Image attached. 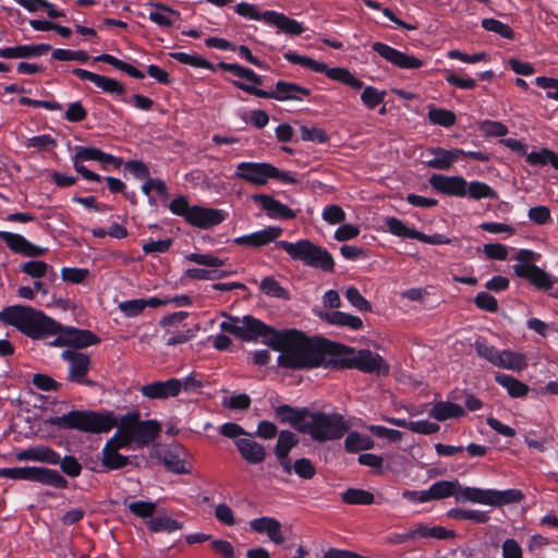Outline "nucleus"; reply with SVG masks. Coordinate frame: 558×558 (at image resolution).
Masks as SVG:
<instances>
[{
    "label": "nucleus",
    "instance_id": "nucleus-1",
    "mask_svg": "<svg viewBox=\"0 0 558 558\" xmlns=\"http://www.w3.org/2000/svg\"><path fill=\"white\" fill-rule=\"evenodd\" d=\"M48 423L95 434L108 433L113 427H118L116 435L122 440V445L130 447L135 442L137 448L149 445L160 433V424L157 421H141L137 412H131L118 418L111 412L71 411L49 418Z\"/></svg>",
    "mask_w": 558,
    "mask_h": 558
},
{
    "label": "nucleus",
    "instance_id": "nucleus-2",
    "mask_svg": "<svg viewBox=\"0 0 558 558\" xmlns=\"http://www.w3.org/2000/svg\"><path fill=\"white\" fill-rule=\"evenodd\" d=\"M0 319L15 326L20 331L33 339L56 335L57 337L51 344L57 347L82 349L97 344L100 341L92 331L64 327L31 306L14 305L5 307L0 313Z\"/></svg>",
    "mask_w": 558,
    "mask_h": 558
},
{
    "label": "nucleus",
    "instance_id": "nucleus-3",
    "mask_svg": "<svg viewBox=\"0 0 558 558\" xmlns=\"http://www.w3.org/2000/svg\"><path fill=\"white\" fill-rule=\"evenodd\" d=\"M274 350L279 351L278 364L291 369H311L336 365V354L341 350L339 343L310 338L296 329L279 332Z\"/></svg>",
    "mask_w": 558,
    "mask_h": 558
},
{
    "label": "nucleus",
    "instance_id": "nucleus-4",
    "mask_svg": "<svg viewBox=\"0 0 558 558\" xmlns=\"http://www.w3.org/2000/svg\"><path fill=\"white\" fill-rule=\"evenodd\" d=\"M283 58L292 64L301 65L316 73H323L328 78L342 83L353 89L363 88V92L361 94V100L363 105L369 110L375 109L381 102H384L385 97L387 95V92L385 89L379 90L372 85L364 86V82L356 77L353 73H351L347 68H329L324 62H318L307 56H301L292 50L284 52Z\"/></svg>",
    "mask_w": 558,
    "mask_h": 558
},
{
    "label": "nucleus",
    "instance_id": "nucleus-5",
    "mask_svg": "<svg viewBox=\"0 0 558 558\" xmlns=\"http://www.w3.org/2000/svg\"><path fill=\"white\" fill-rule=\"evenodd\" d=\"M300 426L301 433L308 434L313 440L318 442L339 439L349 429V424L340 414H326L307 410H304V418Z\"/></svg>",
    "mask_w": 558,
    "mask_h": 558
},
{
    "label": "nucleus",
    "instance_id": "nucleus-6",
    "mask_svg": "<svg viewBox=\"0 0 558 558\" xmlns=\"http://www.w3.org/2000/svg\"><path fill=\"white\" fill-rule=\"evenodd\" d=\"M234 178L254 186H264L269 180L284 184H296L299 180L289 171L281 170L269 162L242 161L236 165Z\"/></svg>",
    "mask_w": 558,
    "mask_h": 558
},
{
    "label": "nucleus",
    "instance_id": "nucleus-7",
    "mask_svg": "<svg viewBox=\"0 0 558 558\" xmlns=\"http://www.w3.org/2000/svg\"><path fill=\"white\" fill-rule=\"evenodd\" d=\"M220 328L245 341H253L260 338L265 344L272 349L276 343L275 338H277L280 332L250 315L242 318L228 316L227 319L220 324Z\"/></svg>",
    "mask_w": 558,
    "mask_h": 558
},
{
    "label": "nucleus",
    "instance_id": "nucleus-8",
    "mask_svg": "<svg viewBox=\"0 0 558 558\" xmlns=\"http://www.w3.org/2000/svg\"><path fill=\"white\" fill-rule=\"evenodd\" d=\"M458 502H474L493 507H500L509 504H517L523 500L524 495L520 489H482L477 487H462L460 485Z\"/></svg>",
    "mask_w": 558,
    "mask_h": 558
},
{
    "label": "nucleus",
    "instance_id": "nucleus-9",
    "mask_svg": "<svg viewBox=\"0 0 558 558\" xmlns=\"http://www.w3.org/2000/svg\"><path fill=\"white\" fill-rule=\"evenodd\" d=\"M341 350L337 352L336 357L343 355L342 365L350 368H357L364 373L388 375L389 365L384 359L369 350H354L352 348L339 344Z\"/></svg>",
    "mask_w": 558,
    "mask_h": 558
},
{
    "label": "nucleus",
    "instance_id": "nucleus-10",
    "mask_svg": "<svg viewBox=\"0 0 558 558\" xmlns=\"http://www.w3.org/2000/svg\"><path fill=\"white\" fill-rule=\"evenodd\" d=\"M232 84L236 88L250 95L265 99H275L278 101L302 100L303 97H310L312 94L311 89L307 87L282 80L276 82L275 90H265L255 86H250V84L242 81H232Z\"/></svg>",
    "mask_w": 558,
    "mask_h": 558
},
{
    "label": "nucleus",
    "instance_id": "nucleus-11",
    "mask_svg": "<svg viewBox=\"0 0 558 558\" xmlns=\"http://www.w3.org/2000/svg\"><path fill=\"white\" fill-rule=\"evenodd\" d=\"M0 477L25 480L49 485L56 488H66L68 481L56 470L39 466L2 468Z\"/></svg>",
    "mask_w": 558,
    "mask_h": 558
},
{
    "label": "nucleus",
    "instance_id": "nucleus-12",
    "mask_svg": "<svg viewBox=\"0 0 558 558\" xmlns=\"http://www.w3.org/2000/svg\"><path fill=\"white\" fill-rule=\"evenodd\" d=\"M538 255L530 250H521L517 254V264L514 272L541 289H548L553 286L554 280L543 269L535 265Z\"/></svg>",
    "mask_w": 558,
    "mask_h": 558
},
{
    "label": "nucleus",
    "instance_id": "nucleus-13",
    "mask_svg": "<svg viewBox=\"0 0 558 558\" xmlns=\"http://www.w3.org/2000/svg\"><path fill=\"white\" fill-rule=\"evenodd\" d=\"M287 253L294 259L304 262L312 267H319L323 270L333 268L331 255L320 246H283Z\"/></svg>",
    "mask_w": 558,
    "mask_h": 558
},
{
    "label": "nucleus",
    "instance_id": "nucleus-14",
    "mask_svg": "<svg viewBox=\"0 0 558 558\" xmlns=\"http://www.w3.org/2000/svg\"><path fill=\"white\" fill-rule=\"evenodd\" d=\"M372 49L387 62L402 70H416L424 64V61L420 58L408 54L380 41L373 43Z\"/></svg>",
    "mask_w": 558,
    "mask_h": 558
},
{
    "label": "nucleus",
    "instance_id": "nucleus-15",
    "mask_svg": "<svg viewBox=\"0 0 558 558\" xmlns=\"http://www.w3.org/2000/svg\"><path fill=\"white\" fill-rule=\"evenodd\" d=\"M62 359L69 362L68 379L73 383L94 386L93 380L86 379L90 366L89 355L75 350H65L61 354Z\"/></svg>",
    "mask_w": 558,
    "mask_h": 558
},
{
    "label": "nucleus",
    "instance_id": "nucleus-16",
    "mask_svg": "<svg viewBox=\"0 0 558 558\" xmlns=\"http://www.w3.org/2000/svg\"><path fill=\"white\" fill-rule=\"evenodd\" d=\"M388 231L397 236L408 238L423 242L424 244H450V240L442 234L426 235L413 228L408 227L402 220L390 217L386 220Z\"/></svg>",
    "mask_w": 558,
    "mask_h": 558
},
{
    "label": "nucleus",
    "instance_id": "nucleus-17",
    "mask_svg": "<svg viewBox=\"0 0 558 558\" xmlns=\"http://www.w3.org/2000/svg\"><path fill=\"white\" fill-rule=\"evenodd\" d=\"M72 73L82 81H88L95 84L104 93L121 98V100L128 102L125 99L126 88L125 86L116 78L96 74L85 69L76 68L72 70Z\"/></svg>",
    "mask_w": 558,
    "mask_h": 558
},
{
    "label": "nucleus",
    "instance_id": "nucleus-18",
    "mask_svg": "<svg viewBox=\"0 0 558 558\" xmlns=\"http://www.w3.org/2000/svg\"><path fill=\"white\" fill-rule=\"evenodd\" d=\"M428 182L437 193L452 197L466 196L468 181L462 175L434 173Z\"/></svg>",
    "mask_w": 558,
    "mask_h": 558
},
{
    "label": "nucleus",
    "instance_id": "nucleus-19",
    "mask_svg": "<svg viewBox=\"0 0 558 558\" xmlns=\"http://www.w3.org/2000/svg\"><path fill=\"white\" fill-rule=\"evenodd\" d=\"M76 153L72 157L73 168L80 173L85 180L93 182H101L102 177L98 173L87 169L84 166L85 161L95 160L99 161L101 156V149L97 147L76 146Z\"/></svg>",
    "mask_w": 558,
    "mask_h": 558
},
{
    "label": "nucleus",
    "instance_id": "nucleus-20",
    "mask_svg": "<svg viewBox=\"0 0 558 558\" xmlns=\"http://www.w3.org/2000/svg\"><path fill=\"white\" fill-rule=\"evenodd\" d=\"M282 233V229L280 227H267L263 230L250 233L247 235L236 238L233 243L234 244H269L270 242H275V244H293L289 241H276ZM294 244H312L308 240H299Z\"/></svg>",
    "mask_w": 558,
    "mask_h": 558
},
{
    "label": "nucleus",
    "instance_id": "nucleus-21",
    "mask_svg": "<svg viewBox=\"0 0 558 558\" xmlns=\"http://www.w3.org/2000/svg\"><path fill=\"white\" fill-rule=\"evenodd\" d=\"M226 217L227 213L222 209L194 205L187 222L197 228L208 229L220 225Z\"/></svg>",
    "mask_w": 558,
    "mask_h": 558
},
{
    "label": "nucleus",
    "instance_id": "nucleus-22",
    "mask_svg": "<svg viewBox=\"0 0 558 558\" xmlns=\"http://www.w3.org/2000/svg\"><path fill=\"white\" fill-rule=\"evenodd\" d=\"M179 378H169L165 381L157 380L140 388L141 393L148 399L165 400L179 395Z\"/></svg>",
    "mask_w": 558,
    "mask_h": 558
},
{
    "label": "nucleus",
    "instance_id": "nucleus-23",
    "mask_svg": "<svg viewBox=\"0 0 558 558\" xmlns=\"http://www.w3.org/2000/svg\"><path fill=\"white\" fill-rule=\"evenodd\" d=\"M122 448L128 446L122 445V440L116 434L106 442L102 449V464L107 469L118 470L129 463V458L118 452Z\"/></svg>",
    "mask_w": 558,
    "mask_h": 558
},
{
    "label": "nucleus",
    "instance_id": "nucleus-24",
    "mask_svg": "<svg viewBox=\"0 0 558 558\" xmlns=\"http://www.w3.org/2000/svg\"><path fill=\"white\" fill-rule=\"evenodd\" d=\"M426 153L433 158L425 161L428 168L437 170H449L454 162L461 158V148L446 149L442 147H429Z\"/></svg>",
    "mask_w": 558,
    "mask_h": 558
},
{
    "label": "nucleus",
    "instance_id": "nucleus-25",
    "mask_svg": "<svg viewBox=\"0 0 558 558\" xmlns=\"http://www.w3.org/2000/svg\"><path fill=\"white\" fill-rule=\"evenodd\" d=\"M234 445L242 459L250 464L263 463L267 457L266 448L251 437L235 439Z\"/></svg>",
    "mask_w": 558,
    "mask_h": 558
},
{
    "label": "nucleus",
    "instance_id": "nucleus-26",
    "mask_svg": "<svg viewBox=\"0 0 558 558\" xmlns=\"http://www.w3.org/2000/svg\"><path fill=\"white\" fill-rule=\"evenodd\" d=\"M51 50L49 44L19 45L15 47L0 48V58L4 59H31L46 54Z\"/></svg>",
    "mask_w": 558,
    "mask_h": 558
},
{
    "label": "nucleus",
    "instance_id": "nucleus-27",
    "mask_svg": "<svg viewBox=\"0 0 558 558\" xmlns=\"http://www.w3.org/2000/svg\"><path fill=\"white\" fill-rule=\"evenodd\" d=\"M252 199L271 218L292 219L295 216L291 208L268 194H254Z\"/></svg>",
    "mask_w": 558,
    "mask_h": 558
},
{
    "label": "nucleus",
    "instance_id": "nucleus-28",
    "mask_svg": "<svg viewBox=\"0 0 558 558\" xmlns=\"http://www.w3.org/2000/svg\"><path fill=\"white\" fill-rule=\"evenodd\" d=\"M250 526L257 533H265L275 544H282L284 536L281 530V523L269 517L254 519L250 522Z\"/></svg>",
    "mask_w": 558,
    "mask_h": 558
},
{
    "label": "nucleus",
    "instance_id": "nucleus-29",
    "mask_svg": "<svg viewBox=\"0 0 558 558\" xmlns=\"http://www.w3.org/2000/svg\"><path fill=\"white\" fill-rule=\"evenodd\" d=\"M147 529L153 533L171 534L184 527L183 522L171 518L166 510L158 511L154 518L146 521Z\"/></svg>",
    "mask_w": 558,
    "mask_h": 558
},
{
    "label": "nucleus",
    "instance_id": "nucleus-30",
    "mask_svg": "<svg viewBox=\"0 0 558 558\" xmlns=\"http://www.w3.org/2000/svg\"><path fill=\"white\" fill-rule=\"evenodd\" d=\"M268 25L276 26L280 32L288 35H301L305 28L302 23L298 22L294 19L287 16L283 13L277 11H270L268 14Z\"/></svg>",
    "mask_w": 558,
    "mask_h": 558
},
{
    "label": "nucleus",
    "instance_id": "nucleus-31",
    "mask_svg": "<svg viewBox=\"0 0 558 558\" xmlns=\"http://www.w3.org/2000/svg\"><path fill=\"white\" fill-rule=\"evenodd\" d=\"M185 449L181 446H173L169 448L162 456L165 466L174 473L185 474L190 470L185 466Z\"/></svg>",
    "mask_w": 558,
    "mask_h": 558
},
{
    "label": "nucleus",
    "instance_id": "nucleus-32",
    "mask_svg": "<svg viewBox=\"0 0 558 558\" xmlns=\"http://www.w3.org/2000/svg\"><path fill=\"white\" fill-rule=\"evenodd\" d=\"M155 10L149 12V20L160 27H171L180 17V12L161 2H151Z\"/></svg>",
    "mask_w": 558,
    "mask_h": 558
},
{
    "label": "nucleus",
    "instance_id": "nucleus-33",
    "mask_svg": "<svg viewBox=\"0 0 558 558\" xmlns=\"http://www.w3.org/2000/svg\"><path fill=\"white\" fill-rule=\"evenodd\" d=\"M464 414V409L461 405L449 401L436 402L428 411V415L439 422L459 418Z\"/></svg>",
    "mask_w": 558,
    "mask_h": 558
},
{
    "label": "nucleus",
    "instance_id": "nucleus-34",
    "mask_svg": "<svg viewBox=\"0 0 558 558\" xmlns=\"http://www.w3.org/2000/svg\"><path fill=\"white\" fill-rule=\"evenodd\" d=\"M495 366L520 372L527 366V363L523 354L504 350L498 352Z\"/></svg>",
    "mask_w": 558,
    "mask_h": 558
},
{
    "label": "nucleus",
    "instance_id": "nucleus-35",
    "mask_svg": "<svg viewBox=\"0 0 558 558\" xmlns=\"http://www.w3.org/2000/svg\"><path fill=\"white\" fill-rule=\"evenodd\" d=\"M324 319L331 325L347 327L351 330H359L363 327V322L359 316L347 314L340 311L326 313Z\"/></svg>",
    "mask_w": 558,
    "mask_h": 558
},
{
    "label": "nucleus",
    "instance_id": "nucleus-36",
    "mask_svg": "<svg viewBox=\"0 0 558 558\" xmlns=\"http://www.w3.org/2000/svg\"><path fill=\"white\" fill-rule=\"evenodd\" d=\"M95 61H100V62L110 64L114 69L126 73L128 75H130L133 78L143 80L145 77V74L142 71H140L132 64H129L109 53H102V54L97 56L95 58Z\"/></svg>",
    "mask_w": 558,
    "mask_h": 558
},
{
    "label": "nucleus",
    "instance_id": "nucleus-37",
    "mask_svg": "<svg viewBox=\"0 0 558 558\" xmlns=\"http://www.w3.org/2000/svg\"><path fill=\"white\" fill-rule=\"evenodd\" d=\"M526 162L531 166L539 167L551 165L554 169L558 170V155L554 150L546 147L527 154Z\"/></svg>",
    "mask_w": 558,
    "mask_h": 558
},
{
    "label": "nucleus",
    "instance_id": "nucleus-38",
    "mask_svg": "<svg viewBox=\"0 0 558 558\" xmlns=\"http://www.w3.org/2000/svg\"><path fill=\"white\" fill-rule=\"evenodd\" d=\"M466 196L472 199L480 201L484 198L498 199V193L487 183L482 181L468 182Z\"/></svg>",
    "mask_w": 558,
    "mask_h": 558
},
{
    "label": "nucleus",
    "instance_id": "nucleus-39",
    "mask_svg": "<svg viewBox=\"0 0 558 558\" xmlns=\"http://www.w3.org/2000/svg\"><path fill=\"white\" fill-rule=\"evenodd\" d=\"M460 483L454 481H438L430 486V494L435 500L454 497L459 495Z\"/></svg>",
    "mask_w": 558,
    "mask_h": 558
},
{
    "label": "nucleus",
    "instance_id": "nucleus-40",
    "mask_svg": "<svg viewBox=\"0 0 558 558\" xmlns=\"http://www.w3.org/2000/svg\"><path fill=\"white\" fill-rule=\"evenodd\" d=\"M427 116L432 124L440 125L444 128H451L457 122V117L453 111L444 108H436L433 105L428 107Z\"/></svg>",
    "mask_w": 558,
    "mask_h": 558
},
{
    "label": "nucleus",
    "instance_id": "nucleus-41",
    "mask_svg": "<svg viewBox=\"0 0 558 558\" xmlns=\"http://www.w3.org/2000/svg\"><path fill=\"white\" fill-rule=\"evenodd\" d=\"M169 57L177 60L178 62L186 65H191L197 69H206L213 72L216 71L215 64L209 62L207 59L199 54H190L186 52H170Z\"/></svg>",
    "mask_w": 558,
    "mask_h": 558
},
{
    "label": "nucleus",
    "instance_id": "nucleus-42",
    "mask_svg": "<svg viewBox=\"0 0 558 558\" xmlns=\"http://www.w3.org/2000/svg\"><path fill=\"white\" fill-rule=\"evenodd\" d=\"M496 381L507 389L512 398H520L529 392V387L522 381L506 374H499L495 377Z\"/></svg>",
    "mask_w": 558,
    "mask_h": 558
},
{
    "label": "nucleus",
    "instance_id": "nucleus-43",
    "mask_svg": "<svg viewBox=\"0 0 558 558\" xmlns=\"http://www.w3.org/2000/svg\"><path fill=\"white\" fill-rule=\"evenodd\" d=\"M344 446L349 452H356L373 448L374 440L366 435H362L357 432H351L344 440Z\"/></svg>",
    "mask_w": 558,
    "mask_h": 558
},
{
    "label": "nucleus",
    "instance_id": "nucleus-44",
    "mask_svg": "<svg viewBox=\"0 0 558 558\" xmlns=\"http://www.w3.org/2000/svg\"><path fill=\"white\" fill-rule=\"evenodd\" d=\"M341 499L348 505H372L375 497L367 490L349 488L341 494Z\"/></svg>",
    "mask_w": 558,
    "mask_h": 558
},
{
    "label": "nucleus",
    "instance_id": "nucleus-45",
    "mask_svg": "<svg viewBox=\"0 0 558 558\" xmlns=\"http://www.w3.org/2000/svg\"><path fill=\"white\" fill-rule=\"evenodd\" d=\"M299 444V437L290 430H281L275 446L276 456H289L290 451Z\"/></svg>",
    "mask_w": 558,
    "mask_h": 558
},
{
    "label": "nucleus",
    "instance_id": "nucleus-46",
    "mask_svg": "<svg viewBox=\"0 0 558 558\" xmlns=\"http://www.w3.org/2000/svg\"><path fill=\"white\" fill-rule=\"evenodd\" d=\"M447 515L456 520H470L475 523H486L489 517L480 510L452 508L448 510Z\"/></svg>",
    "mask_w": 558,
    "mask_h": 558
},
{
    "label": "nucleus",
    "instance_id": "nucleus-47",
    "mask_svg": "<svg viewBox=\"0 0 558 558\" xmlns=\"http://www.w3.org/2000/svg\"><path fill=\"white\" fill-rule=\"evenodd\" d=\"M234 272L233 270L191 268L185 271V276L195 280H217Z\"/></svg>",
    "mask_w": 558,
    "mask_h": 558
},
{
    "label": "nucleus",
    "instance_id": "nucleus-48",
    "mask_svg": "<svg viewBox=\"0 0 558 558\" xmlns=\"http://www.w3.org/2000/svg\"><path fill=\"white\" fill-rule=\"evenodd\" d=\"M124 504L132 514L141 519H146V521L154 518V513L157 511V505L153 501L138 500Z\"/></svg>",
    "mask_w": 558,
    "mask_h": 558
},
{
    "label": "nucleus",
    "instance_id": "nucleus-49",
    "mask_svg": "<svg viewBox=\"0 0 558 558\" xmlns=\"http://www.w3.org/2000/svg\"><path fill=\"white\" fill-rule=\"evenodd\" d=\"M276 415L282 423H290L292 427L301 432V421L304 418V411L299 412L290 405H280L276 409Z\"/></svg>",
    "mask_w": 558,
    "mask_h": 558
},
{
    "label": "nucleus",
    "instance_id": "nucleus-50",
    "mask_svg": "<svg viewBox=\"0 0 558 558\" xmlns=\"http://www.w3.org/2000/svg\"><path fill=\"white\" fill-rule=\"evenodd\" d=\"M234 11L245 19L253 21H263L267 24L268 14H270L271 10L259 12L255 4L248 2H240L234 7Z\"/></svg>",
    "mask_w": 558,
    "mask_h": 558
},
{
    "label": "nucleus",
    "instance_id": "nucleus-51",
    "mask_svg": "<svg viewBox=\"0 0 558 558\" xmlns=\"http://www.w3.org/2000/svg\"><path fill=\"white\" fill-rule=\"evenodd\" d=\"M481 25L485 31L496 33L502 38L510 40L514 39L513 29L508 24L496 19H483Z\"/></svg>",
    "mask_w": 558,
    "mask_h": 558
},
{
    "label": "nucleus",
    "instance_id": "nucleus-52",
    "mask_svg": "<svg viewBox=\"0 0 558 558\" xmlns=\"http://www.w3.org/2000/svg\"><path fill=\"white\" fill-rule=\"evenodd\" d=\"M416 533H418L420 537L423 538H436V539H446L453 538L456 536L454 532L451 530H447L442 526H428L424 524H418L416 526Z\"/></svg>",
    "mask_w": 558,
    "mask_h": 558
},
{
    "label": "nucleus",
    "instance_id": "nucleus-53",
    "mask_svg": "<svg viewBox=\"0 0 558 558\" xmlns=\"http://www.w3.org/2000/svg\"><path fill=\"white\" fill-rule=\"evenodd\" d=\"M260 290L268 296L287 300L288 292L280 283L271 277H266L260 282Z\"/></svg>",
    "mask_w": 558,
    "mask_h": 558
},
{
    "label": "nucleus",
    "instance_id": "nucleus-54",
    "mask_svg": "<svg viewBox=\"0 0 558 558\" xmlns=\"http://www.w3.org/2000/svg\"><path fill=\"white\" fill-rule=\"evenodd\" d=\"M344 295L347 300L350 302L352 306L361 312H371L372 305L371 303L360 293V291L355 287H349L344 291Z\"/></svg>",
    "mask_w": 558,
    "mask_h": 558
},
{
    "label": "nucleus",
    "instance_id": "nucleus-55",
    "mask_svg": "<svg viewBox=\"0 0 558 558\" xmlns=\"http://www.w3.org/2000/svg\"><path fill=\"white\" fill-rule=\"evenodd\" d=\"M481 132L486 137H502L508 134V128L499 121L484 120L480 124Z\"/></svg>",
    "mask_w": 558,
    "mask_h": 558
},
{
    "label": "nucleus",
    "instance_id": "nucleus-56",
    "mask_svg": "<svg viewBox=\"0 0 558 558\" xmlns=\"http://www.w3.org/2000/svg\"><path fill=\"white\" fill-rule=\"evenodd\" d=\"M301 138L306 142H314L318 144H325L329 141V136L324 129L320 128H308L302 125L300 128Z\"/></svg>",
    "mask_w": 558,
    "mask_h": 558
},
{
    "label": "nucleus",
    "instance_id": "nucleus-57",
    "mask_svg": "<svg viewBox=\"0 0 558 558\" xmlns=\"http://www.w3.org/2000/svg\"><path fill=\"white\" fill-rule=\"evenodd\" d=\"M169 209L173 215L184 218V220L187 222L191 217L193 206L189 204V201L185 196L181 195L175 197L170 203Z\"/></svg>",
    "mask_w": 558,
    "mask_h": 558
},
{
    "label": "nucleus",
    "instance_id": "nucleus-58",
    "mask_svg": "<svg viewBox=\"0 0 558 558\" xmlns=\"http://www.w3.org/2000/svg\"><path fill=\"white\" fill-rule=\"evenodd\" d=\"M535 84L546 90V97L558 101V78L549 76H537Z\"/></svg>",
    "mask_w": 558,
    "mask_h": 558
},
{
    "label": "nucleus",
    "instance_id": "nucleus-59",
    "mask_svg": "<svg viewBox=\"0 0 558 558\" xmlns=\"http://www.w3.org/2000/svg\"><path fill=\"white\" fill-rule=\"evenodd\" d=\"M186 258L191 262H194L198 265L218 268L226 264V260L222 258H219L213 254H201V253H193L186 256Z\"/></svg>",
    "mask_w": 558,
    "mask_h": 558
},
{
    "label": "nucleus",
    "instance_id": "nucleus-60",
    "mask_svg": "<svg viewBox=\"0 0 558 558\" xmlns=\"http://www.w3.org/2000/svg\"><path fill=\"white\" fill-rule=\"evenodd\" d=\"M294 473L303 480H311L316 474V469L312 461L306 458L298 459L293 462Z\"/></svg>",
    "mask_w": 558,
    "mask_h": 558
},
{
    "label": "nucleus",
    "instance_id": "nucleus-61",
    "mask_svg": "<svg viewBox=\"0 0 558 558\" xmlns=\"http://www.w3.org/2000/svg\"><path fill=\"white\" fill-rule=\"evenodd\" d=\"M89 275L86 268H71L64 267L61 269L62 280L71 283H83Z\"/></svg>",
    "mask_w": 558,
    "mask_h": 558
},
{
    "label": "nucleus",
    "instance_id": "nucleus-62",
    "mask_svg": "<svg viewBox=\"0 0 558 558\" xmlns=\"http://www.w3.org/2000/svg\"><path fill=\"white\" fill-rule=\"evenodd\" d=\"M146 306V300L143 299L124 301L119 304L120 311L128 317L137 316L145 310Z\"/></svg>",
    "mask_w": 558,
    "mask_h": 558
},
{
    "label": "nucleus",
    "instance_id": "nucleus-63",
    "mask_svg": "<svg viewBox=\"0 0 558 558\" xmlns=\"http://www.w3.org/2000/svg\"><path fill=\"white\" fill-rule=\"evenodd\" d=\"M87 117V110L81 101H74L69 104L68 109L64 113V119L69 122H82Z\"/></svg>",
    "mask_w": 558,
    "mask_h": 558
},
{
    "label": "nucleus",
    "instance_id": "nucleus-64",
    "mask_svg": "<svg viewBox=\"0 0 558 558\" xmlns=\"http://www.w3.org/2000/svg\"><path fill=\"white\" fill-rule=\"evenodd\" d=\"M21 270L33 278H41L46 275L48 265L41 260H29L21 264Z\"/></svg>",
    "mask_w": 558,
    "mask_h": 558
}]
</instances>
